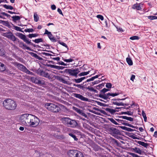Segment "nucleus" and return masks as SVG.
I'll return each mask as SVG.
<instances>
[{
  "label": "nucleus",
  "mask_w": 157,
  "mask_h": 157,
  "mask_svg": "<svg viewBox=\"0 0 157 157\" xmlns=\"http://www.w3.org/2000/svg\"><path fill=\"white\" fill-rule=\"evenodd\" d=\"M4 107L6 109L10 110L15 109L17 106V104L13 100L10 99H7L4 100L3 103Z\"/></svg>",
  "instance_id": "f257e3e1"
},
{
  "label": "nucleus",
  "mask_w": 157,
  "mask_h": 157,
  "mask_svg": "<svg viewBox=\"0 0 157 157\" xmlns=\"http://www.w3.org/2000/svg\"><path fill=\"white\" fill-rule=\"evenodd\" d=\"M62 122L64 124L68 127L75 128L78 126V121L72 120L69 118L64 117L62 118Z\"/></svg>",
  "instance_id": "f03ea898"
},
{
  "label": "nucleus",
  "mask_w": 157,
  "mask_h": 157,
  "mask_svg": "<svg viewBox=\"0 0 157 157\" xmlns=\"http://www.w3.org/2000/svg\"><path fill=\"white\" fill-rule=\"evenodd\" d=\"M31 115L32 114L29 113L21 115L19 118L20 122L24 125L29 126Z\"/></svg>",
  "instance_id": "7ed1b4c3"
},
{
  "label": "nucleus",
  "mask_w": 157,
  "mask_h": 157,
  "mask_svg": "<svg viewBox=\"0 0 157 157\" xmlns=\"http://www.w3.org/2000/svg\"><path fill=\"white\" fill-rule=\"evenodd\" d=\"M45 107L49 111L54 113L59 112L60 110V109L58 105L52 103H46Z\"/></svg>",
  "instance_id": "20e7f679"
},
{
  "label": "nucleus",
  "mask_w": 157,
  "mask_h": 157,
  "mask_svg": "<svg viewBox=\"0 0 157 157\" xmlns=\"http://www.w3.org/2000/svg\"><path fill=\"white\" fill-rule=\"evenodd\" d=\"M16 35L23 40L24 42L27 44H30L31 45L33 46L34 47L41 48V47L38 45H36L31 42V40H29V39L27 38L25 35L21 33H18L16 34Z\"/></svg>",
  "instance_id": "39448f33"
},
{
  "label": "nucleus",
  "mask_w": 157,
  "mask_h": 157,
  "mask_svg": "<svg viewBox=\"0 0 157 157\" xmlns=\"http://www.w3.org/2000/svg\"><path fill=\"white\" fill-rule=\"evenodd\" d=\"M40 121V120L38 118L32 114L29 126L31 127H35L39 125Z\"/></svg>",
  "instance_id": "423d86ee"
},
{
  "label": "nucleus",
  "mask_w": 157,
  "mask_h": 157,
  "mask_svg": "<svg viewBox=\"0 0 157 157\" xmlns=\"http://www.w3.org/2000/svg\"><path fill=\"white\" fill-rule=\"evenodd\" d=\"M67 153L69 157H83L81 152L76 150H70Z\"/></svg>",
  "instance_id": "0eeeda50"
},
{
  "label": "nucleus",
  "mask_w": 157,
  "mask_h": 157,
  "mask_svg": "<svg viewBox=\"0 0 157 157\" xmlns=\"http://www.w3.org/2000/svg\"><path fill=\"white\" fill-rule=\"evenodd\" d=\"M107 130L110 134L115 137H116L117 135H121V132L120 130L114 127L109 128Z\"/></svg>",
  "instance_id": "6e6552de"
},
{
  "label": "nucleus",
  "mask_w": 157,
  "mask_h": 157,
  "mask_svg": "<svg viewBox=\"0 0 157 157\" xmlns=\"http://www.w3.org/2000/svg\"><path fill=\"white\" fill-rule=\"evenodd\" d=\"M64 72L69 74L70 75L77 77L78 74L80 72V71L78 68L74 69H67L65 70Z\"/></svg>",
  "instance_id": "1a4fd4ad"
},
{
  "label": "nucleus",
  "mask_w": 157,
  "mask_h": 157,
  "mask_svg": "<svg viewBox=\"0 0 157 157\" xmlns=\"http://www.w3.org/2000/svg\"><path fill=\"white\" fill-rule=\"evenodd\" d=\"M14 66L17 67L20 70L24 72L26 69V67L23 64L19 63L17 62H13L12 63Z\"/></svg>",
  "instance_id": "9d476101"
},
{
  "label": "nucleus",
  "mask_w": 157,
  "mask_h": 157,
  "mask_svg": "<svg viewBox=\"0 0 157 157\" xmlns=\"http://www.w3.org/2000/svg\"><path fill=\"white\" fill-rule=\"evenodd\" d=\"M73 95L74 97L78 98L82 101H89V99L87 98L83 97L80 94L74 93L73 94Z\"/></svg>",
  "instance_id": "9b49d317"
},
{
  "label": "nucleus",
  "mask_w": 157,
  "mask_h": 157,
  "mask_svg": "<svg viewBox=\"0 0 157 157\" xmlns=\"http://www.w3.org/2000/svg\"><path fill=\"white\" fill-rule=\"evenodd\" d=\"M96 95L97 97H99L100 98H103L105 100H106V101H107V102L108 101L107 100L108 97H109L110 96V94L109 93L104 94H100L99 95L97 94Z\"/></svg>",
  "instance_id": "f8f14e48"
},
{
  "label": "nucleus",
  "mask_w": 157,
  "mask_h": 157,
  "mask_svg": "<svg viewBox=\"0 0 157 157\" xmlns=\"http://www.w3.org/2000/svg\"><path fill=\"white\" fill-rule=\"evenodd\" d=\"M36 73L37 74L44 77L46 74L47 73V72H46L45 71H44L41 69L39 68L36 70Z\"/></svg>",
  "instance_id": "ddd939ff"
},
{
  "label": "nucleus",
  "mask_w": 157,
  "mask_h": 157,
  "mask_svg": "<svg viewBox=\"0 0 157 157\" xmlns=\"http://www.w3.org/2000/svg\"><path fill=\"white\" fill-rule=\"evenodd\" d=\"M36 73L37 74L44 77L46 74L47 73V72H46L45 71H44L41 69L39 68L36 70Z\"/></svg>",
  "instance_id": "4468645a"
},
{
  "label": "nucleus",
  "mask_w": 157,
  "mask_h": 157,
  "mask_svg": "<svg viewBox=\"0 0 157 157\" xmlns=\"http://www.w3.org/2000/svg\"><path fill=\"white\" fill-rule=\"evenodd\" d=\"M102 109L112 115L113 114L116 112L118 111L115 109H112L109 108H102Z\"/></svg>",
  "instance_id": "2eb2a0df"
},
{
  "label": "nucleus",
  "mask_w": 157,
  "mask_h": 157,
  "mask_svg": "<svg viewBox=\"0 0 157 157\" xmlns=\"http://www.w3.org/2000/svg\"><path fill=\"white\" fill-rule=\"evenodd\" d=\"M51 129L52 131H56L58 132H60L59 126L57 125L52 126L51 127Z\"/></svg>",
  "instance_id": "dca6fc26"
},
{
  "label": "nucleus",
  "mask_w": 157,
  "mask_h": 157,
  "mask_svg": "<svg viewBox=\"0 0 157 157\" xmlns=\"http://www.w3.org/2000/svg\"><path fill=\"white\" fill-rule=\"evenodd\" d=\"M54 77L56 79L64 83H66L67 81L61 77L59 76H54Z\"/></svg>",
  "instance_id": "f3484780"
},
{
  "label": "nucleus",
  "mask_w": 157,
  "mask_h": 157,
  "mask_svg": "<svg viewBox=\"0 0 157 157\" xmlns=\"http://www.w3.org/2000/svg\"><path fill=\"white\" fill-rule=\"evenodd\" d=\"M94 109L100 112V113H102L103 114H104L105 115L110 116L109 114H108V113H106L105 111L104 110L101 109L96 108H94Z\"/></svg>",
  "instance_id": "a211bd4d"
},
{
  "label": "nucleus",
  "mask_w": 157,
  "mask_h": 157,
  "mask_svg": "<svg viewBox=\"0 0 157 157\" xmlns=\"http://www.w3.org/2000/svg\"><path fill=\"white\" fill-rule=\"evenodd\" d=\"M29 53L33 57H35L36 59H38L40 60H43V59L42 58L39 56L36 53L33 52H29Z\"/></svg>",
  "instance_id": "6ab92c4d"
},
{
  "label": "nucleus",
  "mask_w": 157,
  "mask_h": 157,
  "mask_svg": "<svg viewBox=\"0 0 157 157\" xmlns=\"http://www.w3.org/2000/svg\"><path fill=\"white\" fill-rule=\"evenodd\" d=\"M13 35V34L12 32H9L4 33V35H3L8 38L10 39Z\"/></svg>",
  "instance_id": "aec40b11"
},
{
  "label": "nucleus",
  "mask_w": 157,
  "mask_h": 157,
  "mask_svg": "<svg viewBox=\"0 0 157 157\" xmlns=\"http://www.w3.org/2000/svg\"><path fill=\"white\" fill-rule=\"evenodd\" d=\"M118 117L130 121H133V118L130 117H128L126 116H120Z\"/></svg>",
  "instance_id": "412c9836"
},
{
  "label": "nucleus",
  "mask_w": 157,
  "mask_h": 157,
  "mask_svg": "<svg viewBox=\"0 0 157 157\" xmlns=\"http://www.w3.org/2000/svg\"><path fill=\"white\" fill-rule=\"evenodd\" d=\"M132 8L133 9H136L137 10H141L142 8L141 7H140V6H138V3H136V4H134L132 7Z\"/></svg>",
  "instance_id": "4be33fe9"
},
{
  "label": "nucleus",
  "mask_w": 157,
  "mask_h": 157,
  "mask_svg": "<svg viewBox=\"0 0 157 157\" xmlns=\"http://www.w3.org/2000/svg\"><path fill=\"white\" fill-rule=\"evenodd\" d=\"M20 44L22 45L23 47H21L23 49H26L30 51H33V50L32 49H31L29 47H28L27 46V45L25 44H24V43L21 42L20 43Z\"/></svg>",
  "instance_id": "5701e85b"
},
{
  "label": "nucleus",
  "mask_w": 157,
  "mask_h": 157,
  "mask_svg": "<svg viewBox=\"0 0 157 157\" xmlns=\"http://www.w3.org/2000/svg\"><path fill=\"white\" fill-rule=\"evenodd\" d=\"M6 69V67L5 65L0 62V72H2L4 71Z\"/></svg>",
  "instance_id": "b1692460"
},
{
  "label": "nucleus",
  "mask_w": 157,
  "mask_h": 157,
  "mask_svg": "<svg viewBox=\"0 0 157 157\" xmlns=\"http://www.w3.org/2000/svg\"><path fill=\"white\" fill-rule=\"evenodd\" d=\"M108 119L109 120L111 123H113L114 124H115L116 125L121 124H120L117 123L116 121V120H115V119L114 120L113 118H108Z\"/></svg>",
  "instance_id": "393cba45"
},
{
  "label": "nucleus",
  "mask_w": 157,
  "mask_h": 157,
  "mask_svg": "<svg viewBox=\"0 0 157 157\" xmlns=\"http://www.w3.org/2000/svg\"><path fill=\"white\" fill-rule=\"evenodd\" d=\"M39 78L32 77L30 78L31 81L33 83L36 84Z\"/></svg>",
  "instance_id": "a878e982"
},
{
  "label": "nucleus",
  "mask_w": 157,
  "mask_h": 157,
  "mask_svg": "<svg viewBox=\"0 0 157 157\" xmlns=\"http://www.w3.org/2000/svg\"><path fill=\"white\" fill-rule=\"evenodd\" d=\"M36 84L39 85H44L45 84V82L44 80H40L39 78Z\"/></svg>",
  "instance_id": "bb28decb"
},
{
  "label": "nucleus",
  "mask_w": 157,
  "mask_h": 157,
  "mask_svg": "<svg viewBox=\"0 0 157 157\" xmlns=\"http://www.w3.org/2000/svg\"><path fill=\"white\" fill-rule=\"evenodd\" d=\"M126 61L128 64L129 66H132L133 65V62L130 57H127L126 59Z\"/></svg>",
  "instance_id": "cd10ccee"
},
{
  "label": "nucleus",
  "mask_w": 157,
  "mask_h": 157,
  "mask_svg": "<svg viewBox=\"0 0 157 157\" xmlns=\"http://www.w3.org/2000/svg\"><path fill=\"white\" fill-rule=\"evenodd\" d=\"M121 114H127L128 115L131 116L133 114V112L130 111H127L126 112H121Z\"/></svg>",
  "instance_id": "c85d7f7f"
},
{
  "label": "nucleus",
  "mask_w": 157,
  "mask_h": 157,
  "mask_svg": "<svg viewBox=\"0 0 157 157\" xmlns=\"http://www.w3.org/2000/svg\"><path fill=\"white\" fill-rule=\"evenodd\" d=\"M12 18H13V21L14 22H16L17 21L19 20L20 19V16H13L12 17Z\"/></svg>",
  "instance_id": "c756f323"
},
{
  "label": "nucleus",
  "mask_w": 157,
  "mask_h": 157,
  "mask_svg": "<svg viewBox=\"0 0 157 157\" xmlns=\"http://www.w3.org/2000/svg\"><path fill=\"white\" fill-rule=\"evenodd\" d=\"M48 38L52 42H55L57 41V39L55 37L53 36L52 34L51 36H48Z\"/></svg>",
  "instance_id": "7c9ffc66"
},
{
  "label": "nucleus",
  "mask_w": 157,
  "mask_h": 157,
  "mask_svg": "<svg viewBox=\"0 0 157 157\" xmlns=\"http://www.w3.org/2000/svg\"><path fill=\"white\" fill-rule=\"evenodd\" d=\"M69 136L73 138L75 141H77L78 140V139L77 138L75 135L73 133H68Z\"/></svg>",
  "instance_id": "2f4dec72"
},
{
  "label": "nucleus",
  "mask_w": 157,
  "mask_h": 157,
  "mask_svg": "<svg viewBox=\"0 0 157 157\" xmlns=\"http://www.w3.org/2000/svg\"><path fill=\"white\" fill-rule=\"evenodd\" d=\"M105 84L104 83H102L101 84H99L98 85L94 87L96 89L99 90L101 89L104 86Z\"/></svg>",
  "instance_id": "473e14b6"
},
{
  "label": "nucleus",
  "mask_w": 157,
  "mask_h": 157,
  "mask_svg": "<svg viewBox=\"0 0 157 157\" xmlns=\"http://www.w3.org/2000/svg\"><path fill=\"white\" fill-rule=\"evenodd\" d=\"M38 36V34L36 33L34 34H30L27 36L29 38H31L32 37H35L37 36Z\"/></svg>",
  "instance_id": "72a5a7b5"
},
{
  "label": "nucleus",
  "mask_w": 157,
  "mask_h": 157,
  "mask_svg": "<svg viewBox=\"0 0 157 157\" xmlns=\"http://www.w3.org/2000/svg\"><path fill=\"white\" fill-rule=\"evenodd\" d=\"M135 152L138 153L140 155H142L143 153L144 152V151L140 150L139 148L136 147Z\"/></svg>",
  "instance_id": "f704fd0d"
},
{
  "label": "nucleus",
  "mask_w": 157,
  "mask_h": 157,
  "mask_svg": "<svg viewBox=\"0 0 157 157\" xmlns=\"http://www.w3.org/2000/svg\"><path fill=\"white\" fill-rule=\"evenodd\" d=\"M32 41L36 43H38L40 42H43V40L42 38H40L36 39L34 40H33Z\"/></svg>",
  "instance_id": "c9c22d12"
},
{
  "label": "nucleus",
  "mask_w": 157,
  "mask_h": 157,
  "mask_svg": "<svg viewBox=\"0 0 157 157\" xmlns=\"http://www.w3.org/2000/svg\"><path fill=\"white\" fill-rule=\"evenodd\" d=\"M90 71H89L87 72H81L80 74H78V75L79 76H85L87 75L89 73Z\"/></svg>",
  "instance_id": "e433bc0d"
},
{
  "label": "nucleus",
  "mask_w": 157,
  "mask_h": 157,
  "mask_svg": "<svg viewBox=\"0 0 157 157\" xmlns=\"http://www.w3.org/2000/svg\"><path fill=\"white\" fill-rule=\"evenodd\" d=\"M5 52L2 48L0 47V56H4L5 55Z\"/></svg>",
  "instance_id": "4c0bfd02"
},
{
  "label": "nucleus",
  "mask_w": 157,
  "mask_h": 157,
  "mask_svg": "<svg viewBox=\"0 0 157 157\" xmlns=\"http://www.w3.org/2000/svg\"><path fill=\"white\" fill-rule=\"evenodd\" d=\"M2 6L5 8L7 9H10V10H12L13 9V7L11 6L7 5H3Z\"/></svg>",
  "instance_id": "58836bf2"
},
{
  "label": "nucleus",
  "mask_w": 157,
  "mask_h": 157,
  "mask_svg": "<svg viewBox=\"0 0 157 157\" xmlns=\"http://www.w3.org/2000/svg\"><path fill=\"white\" fill-rule=\"evenodd\" d=\"M140 145L144 147L147 148V147L149 145V144L141 141Z\"/></svg>",
  "instance_id": "ea45409f"
},
{
  "label": "nucleus",
  "mask_w": 157,
  "mask_h": 157,
  "mask_svg": "<svg viewBox=\"0 0 157 157\" xmlns=\"http://www.w3.org/2000/svg\"><path fill=\"white\" fill-rule=\"evenodd\" d=\"M142 114L144 118V121L145 122H146L147 121V117L146 114L144 110L142 111Z\"/></svg>",
  "instance_id": "a19ab883"
},
{
  "label": "nucleus",
  "mask_w": 157,
  "mask_h": 157,
  "mask_svg": "<svg viewBox=\"0 0 157 157\" xmlns=\"http://www.w3.org/2000/svg\"><path fill=\"white\" fill-rule=\"evenodd\" d=\"M34 20L36 22H37L39 19V17L36 13L34 14Z\"/></svg>",
  "instance_id": "79ce46f5"
},
{
  "label": "nucleus",
  "mask_w": 157,
  "mask_h": 157,
  "mask_svg": "<svg viewBox=\"0 0 157 157\" xmlns=\"http://www.w3.org/2000/svg\"><path fill=\"white\" fill-rule=\"evenodd\" d=\"M10 40H11L13 41H17L18 42H19V39L16 37L14 36L13 35V34L12 36V37L11 38Z\"/></svg>",
  "instance_id": "37998d69"
},
{
  "label": "nucleus",
  "mask_w": 157,
  "mask_h": 157,
  "mask_svg": "<svg viewBox=\"0 0 157 157\" xmlns=\"http://www.w3.org/2000/svg\"><path fill=\"white\" fill-rule=\"evenodd\" d=\"M140 39V37L136 36H134L131 37L130 38V39L132 40H138Z\"/></svg>",
  "instance_id": "c03bdc74"
},
{
  "label": "nucleus",
  "mask_w": 157,
  "mask_h": 157,
  "mask_svg": "<svg viewBox=\"0 0 157 157\" xmlns=\"http://www.w3.org/2000/svg\"><path fill=\"white\" fill-rule=\"evenodd\" d=\"M2 22H3V25L6 26L10 27V25L9 23V22L7 21H2Z\"/></svg>",
  "instance_id": "a18cd8bd"
},
{
  "label": "nucleus",
  "mask_w": 157,
  "mask_h": 157,
  "mask_svg": "<svg viewBox=\"0 0 157 157\" xmlns=\"http://www.w3.org/2000/svg\"><path fill=\"white\" fill-rule=\"evenodd\" d=\"M109 90L106 89L105 88H104L102 90H100V93L101 94H105V93H106V92Z\"/></svg>",
  "instance_id": "49530a36"
},
{
  "label": "nucleus",
  "mask_w": 157,
  "mask_h": 157,
  "mask_svg": "<svg viewBox=\"0 0 157 157\" xmlns=\"http://www.w3.org/2000/svg\"><path fill=\"white\" fill-rule=\"evenodd\" d=\"M84 83L85 82H83L82 84H77V87L83 90L85 88H86L83 85H82L84 84Z\"/></svg>",
  "instance_id": "de8ad7c7"
},
{
  "label": "nucleus",
  "mask_w": 157,
  "mask_h": 157,
  "mask_svg": "<svg viewBox=\"0 0 157 157\" xmlns=\"http://www.w3.org/2000/svg\"><path fill=\"white\" fill-rule=\"evenodd\" d=\"M150 20H153L154 19H157V16H150L147 17Z\"/></svg>",
  "instance_id": "09e8293b"
},
{
  "label": "nucleus",
  "mask_w": 157,
  "mask_h": 157,
  "mask_svg": "<svg viewBox=\"0 0 157 157\" xmlns=\"http://www.w3.org/2000/svg\"><path fill=\"white\" fill-rule=\"evenodd\" d=\"M73 81L76 83H79L82 82L80 78L77 79L74 78L73 79Z\"/></svg>",
  "instance_id": "8fccbe9b"
},
{
  "label": "nucleus",
  "mask_w": 157,
  "mask_h": 157,
  "mask_svg": "<svg viewBox=\"0 0 157 157\" xmlns=\"http://www.w3.org/2000/svg\"><path fill=\"white\" fill-rule=\"evenodd\" d=\"M57 137L56 139L60 140H62L65 138V137L63 135H58L57 136Z\"/></svg>",
  "instance_id": "3c124183"
},
{
  "label": "nucleus",
  "mask_w": 157,
  "mask_h": 157,
  "mask_svg": "<svg viewBox=\"0 0 157 157\" xmlns=\"http://www.w3.org/2000/svg\"><path fill=\"white\" fill-rule=\"evenodd\" d=\"M26 74L30 75H33L34 74L32 72L30 71L29 70H28L27 68L25 70V71H24Z\"/></svg>",
  "instance_id": "603ef678"
},
{
  "label": "nucleus",
  "mask_w": 157,
  "mask_h": 157,
  "mask_svg": "<svg viewBox=\"0 0 157 157\" xmlns=\"http://www.w3.org/2000/svg\"><path fill=\"white\" fill-rule=\"evenodd\" d=\"M73 108L78 113L80 114L81 113L82 111V110H81L78 108H75V107H74Z\"/></svg>",
  "instance_id": "864d4df0"
},
{
  "label": "nucleus",
  "mask_w": 157,
  "mask_h": 157,
  "mask_svg": "<svg viewBox=\"0 0 157 157\" xmlns=\"http://www.w3.org/2000/svg\"><path fill=\"white\" fill-rule=\"evenodd\" d=\"M13 27H14V29L15 30L22 32H24L23 31L21 30L20 27L16 26H13Z\"/></svg>",
  "instance_id": "5fc2aeb1"
},
{
  "label": "nucleus",
  "mask_w": 157,
  "mask_h": 157,
  "mask_svg": "<svg viewBox=\"0 0 157 157\" xmlns=\"http://www.w3.org/2000/svg\"><path fill=\"white\" fill-rule=\"evenodd\" d=\"M24 31L25 32H29V33H30V32H33L34 31V30L33 29L31 28V29H25L24 30Z\"/></svg>",
  "instance_id": "6e6d98bb"
},
{
  "label": "nucleus",
  "mask_w": 157,
  "mask_h": 157,
  "mask_svg": "<svg viewBox=\"0 0 157 157\" xmlns=\"http://www.w3.org/2000/svg\"><path fill=\"white\" fill-rule=\"evenodd\" d=\"M59 43L62 45V46H64L65 47V48H67V49H68V46H67V45L65 43H64V42H60L59 41Z\"/></svg>",
  "instance_id": "4d7b16f0"
},
{
  "label": "nucleus",
  "mask_w": 157,
  "mask_h": 157,
  "mask_svg": "<svg viewBox=\"0 0 157 157\" xmlns=\"http://www.w3.org/2000/svg\"><path fill=\"white\" fill-rule=\"evenodd\" d=\"M52 33L51 32H49L47 29H46L45 30V32L44 33V35L47 34V35L48 36H50L52 35Z\"/></svg>",
  "instance_id": "13d9d810"
},
{
  "label": "nucleus",
  "mask_w": 157,
  "mask_h": 157,
  "mask_svg": "<svg viewBox=\"0 0 157 157\" xmlns=\"http://www.w3.org/2000/svg\"><path fill=\"white\" fill-rule=\"evenodd\" d=\"M63 60L64 62H66L67 63L71 62L74 60L73 59H71V58L69 59H63Z\"/></svg>",
  "instance_id": "bf43d9fd"
},
{
  "label": "nucleus",
  "mask_w": 157,
  "mask_h": 157,
  "mask_svg": "<svg viewBox=\"0 0 157 157\" xmlns=\"http://www.w3.org/2000/svg\"><path fill=\"white\" fill-rule=\"evenodd\" d=\"M112 84L110 83H106L105 86L106 88L110 89L112 87Z\"/></svg>",
  "instance_id": "052dcab7"
},
{
  "label": "nucleus",
  "mask_w": 157,
  "mask_h": 157,
  "mask_svg": "<svg viewBox=\"0 0 157 157\" xmlns=\"http://www.w3.org/2000/svg\"><path fill=\"white\" fill-rule=\"evenodd\" d=\"M96 17L98 18L99 19H100L101 20L103 21L104 20V17H103L101 15H98Z\"/></svg>",
  "instance_id": "680f3d73"
},
{
  "label": "nucleus",
  "mask_w": 157,
  "mask_h": 157,
  "mask_svg": "<svg viewBox=\"0 0 157 157\" xmlns=\"http://www.w3.org/2000/svg\"><path fill=\"white\" fill-rule=\"evenodd\" d=\"M44 77L48 78L49 79H52V78L50 76V75H49L48 72L46 74V75Z\"/></svg>",
  "instance_id": "e2e57ef3"
},
{
  "label": "nucleus",
  "mask_w": 157,
  "mask_h": 157,
  "mask_svg": "<svg viewBox=\"0 0 157 157\" xmlns=\"http://www.w3.org/2000/svg\"><path fill=\"white\" fill-rule=\"evenodd\" d=\"M100 82V81L99 80H98V81H95L94 82H91V85L94 86L95 84L98 83Z\"/></svg>",
  "instance_id": "0e129e2a"
},
{
  "label": "nucleus",
  "mask_w": 157,
  "mask_h": 157,
  "mask_svg": "<svg viewBox=\"0 0 157 157\" xmlns=\"http://www.w3.org/2000/svg\"><path fill=\"white\" fill-rule=\"evenodd\" d=\"M85 88L87 89H88L89 90L93 92L94 90V89L93 87H90L89 86L86 87Z\"/></svg>",
  "instance_id": "69168bd1"
},
{
  "label": "nucleus",
  "mask_w": 157,
  "mask_h": 157,
  "mask_svg": "<svg viewBox=\"0 0 157 157\" xmlns=\"http://www.w3.org/2000/svg\"><path fill=\"white\" fill-rule=\"evenodd\" d=\"M57 64H59V65H63V66L67 65V64L65 63L64 62H62V61L58 62V63H57Z\"/></svg>",
  "instance_id": "338daca9"
},
{
  "label": "nucleus",
  "mask_w": 157,
  "mask_h": 157,
  "mask_svg": "<svg viewBox=\"0 0 157 157\" xmlns=\"http://www.w3.org/2000/svg\"><path fill=\"white\" fill-rule=\"evenodd\" d=\"M112 142H113L114 144H116L117 146L119 145V143H118V141L114 139H112Z\"/></svg>",
  "instance_id": "774afa93"
}]
</instances>
